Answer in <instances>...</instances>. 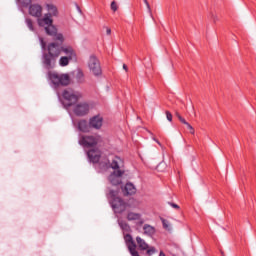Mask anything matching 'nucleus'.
<instances>
[{
  "label": "nucleus",
  "mask_w": 256,
  "mask_h": 256,
  "mask_svg": "<svg viewBox=\"0 0 256 256\" xmlns=\"http://www.w3.org/2000/svg\"><path fill=\"white\" fill-rule=\"evenodd\" d=\"M153 140L156 141V143H158L160 145V147H161V142H159V140H157L155 138H153Z\"/></svg>",
  "instance_id": "39"
},
{
  "label": "nucleus",
  "mask_w": 256,
  "mask_h": 256,
  "mask_svg": "<svg viewBox=\"0 0 256 256\" xmlns=\"http://www.w3.org/2000/svg\"><path fill=\"white\" fill-rule=\"evenodd\" d=\"M26 25L30 31H35V28L33 27V20L27 18L26 19Z\"/></svg>",
  "instance_id": "25"
},
{
  "label": "nucleus",
  "mask_w": 256,
  "mask_h": 256,
  "mask_svg": "<svg viewBox=\"0 0 256 256\" xmlns=\"http://www.w3.org/2000/svg\"><path fill=\"white\" fill-rule=\"evenodd\" d=\"M42 65L44 69H46L47 71H51V69H55V66L57 65V58L45 52L42 55Z\"/></svg>",
  "instance_id": "7"
},
{
  "label": "nucleus",
  "mask_w": 256,
  "mask_h": 256,
  "mask_svg": "<svg viewBox=\"0 0 256 256\" xmlns=\"http://www.w3.org/2000/svg\"><path fill=\"white\" fill-rule=\"evenodd\" d=\"M87 157L91 163H97L101 159V150L98 148L90 149L87 152Z\"/></svg>",
  "instance_id": "13"
},
{
  "label": "nucleus",
  "mask_w": 256,
  "mask_h": 256,
  "mask_svg": "<svg viewBox=\"0 0 256 256\" xmlns=\"http://www.w3.org/2000/svg\"><path fill=\"white\" fill-rule=\"evenodd\" d=\"M169 205L171 207H173V209H179V205L175 204V203H172V202H169Z\"/></svg>",
  "instance_id": "34"
},
{
  "label": "nucleus",
  "mask_w": 256,
  "mask_h": 256,
  "mask_svg": "<svg viewBox=\"0 0 256 256\" xmlns=\"http://www.w3.org/2000/svg\"><path fill=\"white\" fill-rule=\"evenodd\" d=\"M162 225L168 231L171 229V226L169 225V222L166 219H162Z\"/></svg>",
  "instance_id": "26"
},
{
  "label": "nucleus",
  "mask_w": 256,
  "mask_h": 256,
  "mask_svg": "<svg viewBox=\"0 0 256 256\" xmlns=\"http://www.w3.org/2000/svg\"><path fill=\"white\" fill-rule=\"evenodd\" d=\"M144 235H147L148 237H153L155 235V227L145 224L143 226Z\"/></svg>",
  "instance_id": "20"
},
{
  "label": "nucleus",
  "mask_w": 256,
  "mask_h": 256,
  "mask_svg": "<svg viewBox=\"0 0 256 256\" xmlns=\"http://www.w3.org/2000/svg\"><path fill=\"white\" fill-rule=\"evenodd\" d=\"M166 118L168 119V121H173V115L171 114V112L166 111Z\"/></svg>",
  "instance_id": "28"
},
{
  "label": "nucleus",
  "mask_w": 256,
  "mask_h": 256,
  "mask_svg": "<svg viewBox=\"0 0 256 256\" xmlns=\"http://www.w3.org/2000/svg\"><path fill=\"white\" fill-rule=\"evenodd\" d=\"M29 14L32 17H36L37 19H39V17H42L43 15V7L39 4H31L29 6Z\"/></svg>",
  "instance_id": "14"
},
{
  "label": "nucleus",
  "mask_w": 256,
  "mask_h": 256,
  "mask_svg": "<svg viewBox=\"0 0 256 256\" xmlns=\"http://www.w3.org/2000/svg\"><path fill=\"white\" fill-rule=\"evenodd\" d=\"M77 83H85V74L82 70H78L76 73Z\"/></svg>",
  "instance_id": "23"
},
{
  "label": "nucleus",
  "mask_w": 256,
  "mask_h": 256,
  "mask_svg": "<svg viewBox=\"0 0 256 256\" xmlns=\"http://www.w3.org/2000/svg\"><path fill=\"white\" fill-rule=\"evenodd\" d=\"M143 1L148 9V13H151V5H149V1H147V0H143Z\"/></svg>",
  "instance_id": "30"
},
{
  "label": "nucleus",
  "mask_w": 256,
  "mask_h": 256,
  "mask_svg": "<svg viewBox=\"0 0 256 256\" xmlns=\"http://www.w3.org/2000/svg\"><path fill=\"white\" fill-rule=\"evenodd\" d=\"M186 127L190 130L191 135H195V129L193 128V126H191V124H187Z\"/></svg>",
  "instance_id": "29"
},
{
  "label": "nucleus",
  "mask_w": 256,
  "mask_h": 256,
  "mask_svg": "<svg viewBox=\"0 0 256 256\" xmlns=\"http://www.w3.org/2000/svg\"><path fill=\"white\" fill-rule=\"evenodd\" d=\"M125 175V170H115L114 173L108 177L111 185H121V178Z\"/></svg>",
  "instance_id": "12"
},
{
  "label": "nucleus",
  "mask_w": 256,
  "mask_h": 256,
  "mask_svg": "<svg viewBox=\"0 0 256 256\" xmlns=\"http://www.w3.org/2000/svg\"><path fill=\"white\" fill-rule=\"evenodd\" d=\"M106 35H111V28L106 27Z\"/></svg>",
  "instance_id": "36"
},
{
  "label": "nucleus",
  "mask_w": 256,
  "mask_h": 256,
  "mask_svg": "<svg viewBox=\"0 0 256 256\" xmlns=\"http://www.w3.org/2000/svg\"><path fill=\"white\" fill-rule=\"evenodd\" d=\"M123 69H124L125 71H128L127 64H123Z\"/></svg>",
  "instance_id": "38"
},
{
  "label": "nucleus",
  "mask_w": 256,
  "mask_h": 256,
  "mask_svg": "<svg viewBox=\"0 0 256 256\" xmlns=\"http://www.w3.org/2000/svg\"><path fill=\"white\" fill-rule=\"evenodd\" d=\"M180 123H183V125H189V122H186L185 118L179 116Z\"/></svg>",
  "instance_id": "32"
},
{
  "label": "nucleus",
  "mask_w": 256,
  "mask_h": 256,
  "mask_svg": "<svg viewBox=\"0 0 256 256\" xmlns=\"http://www.w3.org/2000/svg\"><path fill=\"white\" fill-rule=\"evenodd\" d=\"M78 129L82 133H89L91 131V125L90 122H87V120L82 119L78 122Z\"/></svg>",
  "instance_id": "16"
},
{
  "label": "nucleus",
  "mask_w": 256,
  "mask_h": 256,
  "mask_svg": "<svg viewBox=\"0 0 256 256\" xmlns=\"http://www.w3.org/2000/svg\"><path fill=\"white\" fill-rule=\"evenodd\" d=\"M136 242L139 250L146 251L147 255L151 256V255H154V253H157V250L155 249V247L153 246L149 247V244H147V242H145V240H143L141 237L137 236Z\"/></svg>",
  "instance_id": "8"
},
{
  "label": "nucleus",
  "mask_w": 256,
  "mask_h": 256,
  "mask_svg": "<svg viewBox=\"0 0 256 256\" xmlns=\"http://www.w3.org/2000/svg\"><path fill=\"white\" fill-rule=\"evenodd\" d=\"M48 79H50L51 83L55 85V87H67L69 83H71V78L69 74H59L57 72H48Z\"/></svg>",
  "instance_id": "5"
},
{
  "label": "nucleus",
  "mask_w": 256,
  "mask_h": 256,
  "mask_svg": "<svg viewBox=\"0 0 256 256\" xmlns=\"http://www.w3.org/2000/svg\"><path fill=\"white\" fill-rule=\"evenodd\" d=\"M118 193L119 192H117L115 190H109L108 199H109V203L115 213H123V211H125V209H127V204L125 203V201H123V199H121L118 196Z\"/></svg>",
  "instance_id": "4"
},
{
  "label": "nucleus",
  "mask_w": 256,
  "mask_h": 256,
  "mask_svg": "<svg viewBox=\"0 0 256 256\" xmlns=\"http://www.w3.org/2000/svg\"><path fill=\"white\" fill-rule=\"evenodd\" d=\"M73 58H69V56H62L59 60L60 67H67L69 65V61Z\"/></svg>",
  "instance_id": "22"
},
{
  "label": "nucleus",
  "mask_w": 256,
  "mask_h": 256,
  "mask_svg": "<svg viewBox=\"0 0 256 256\" xmlns=\"http://www.w3.org/2000/svg\"><path fill=\"white\" fill-rule=\"evenodd\" d=\"M63 41L62 42L59 41L60 43L52 42L48 44V47H47L48 55H52V57H56V59H59V55H61V45H63Z\"/></svg>",
  "instance_id": "9"
},
{
  "label": "nucleus",
  "mask_w": 256,
  "mask_h": 256,
  "mask_svg": "<svg viewBox=\"0 0 256 256\" xmlns=\"http://www.w3.org/2000/svg\"><path fill=\"white\" fill-rule=\"evenodd\" d=\"M128 250L132 256H139V252H137V244L133 241V236L131 234H126L124 237Z\"/></svg>",
  "instance_id": "10"
},
{
  "label": "nucleus",
  "mask_w": 256,
  "mask_h": 256,
  "mask_svg": "<svg viewBox=\"0 0 256 256\" xmlns=\"http://www.w3.org/2000/svg\"><path fill=\"white\" fill-rule=\"evenodd\" d=\"M123 195H135L137 193V188L133 185V183H127L123 188Z\"/></svg>",
  "instance_id": "18"
},
{
  "label": "nucleus",
  "mask_w": 256,
  "mask_h": 256,
  "mask_svg": "<svg viewBox=\"0 0 256 256\" xmlns=\"http://www.w3.org/2000/svg\"><path fill=\"white\" fill-rule=\"evenodd\" d=\"M40 43H41L42 49H45V47H47V44L45 43V40H43V38H40Z\"/></svg>",
  "instance_id": "33"
},
{
  "label": "nucleus",
  "mask_w": 256,
  "mask_h": 256,
  "mask_svg": "<svg viewBox=\"0 0 256 256\" xmlns=\"http://www.w3.org/2000/svg\"><path fill=\"white\" fill-rule=\"evenodd\" d=\"M111 9L115 12L117 9H119V6H117V2L113 1L110 5Z\"/></svg>",
  "instance_id": "27"
},
{
  "label": "nucleus",
  "mask_w": 256,
  "mask_h": 256,
  "mask_svg": "<svg viewBox=\"0 0 256 256\" xmlns=\"http://www.w3.org/2000/svg\"><path fill=\"white\" fill-rule=\"evenodd\" d=\"M128 221H139L141 219V214L135 212H129L127 215Z\"/></svg>",
  "instance_id": "21"
},
{
  "label": "nucleus",
  "mask_w": 256,
  "mask_h": 256,
  "mask_svg": "<svg viewBox=\"0 0 256 256\" xmlns=\"http://www.w3.org/2000/svg\"><path fill=\"white\" fill-rule=\"evenodd\" d=\"M180 123H183V125H189V122H186L185 118L179 116Z\"/></svg>",
  "instance_id": "31"
},
{
  "label": "nucleus",
  "mask_w": 256,
  "mask_h": 256,
  "mask_svg": "<svg viewBox=\"0 0 256 256\" xmlns=\"http://www.w3.org/2000/svg\"><path fill=\"white\" fill-rule=\"evenodd\" d=\"M212 19L214 23H217V21H219V17H217V15H212Z\"/></svg>",
  "instance_id": "35"
},
{
  "label": "nucleus",
  "mask_w": 256,
  "mask_h": 256,
  "mask_svg": "<svg viewBox=\"0 0 256 256\" xmlns=\"http://www.w3.org/2000/svg\"><path fill=\"white\" fill-rule=\"evenodd\" d=\"M176 117L179 119V117H182L181 114H179L178 112H176Z\"/></svg>",
  "instance_id": "40"
},
{
  "label": "nucleus",
  "mask_w": 256,
  "mask_h": 256,
  "mask_svg": "<svg viewBox=\"0 0 256 256\" xmlns=\"http://www.w3.org/2000/svg\"><path fill=\"white\" fill-rule=\"evenodd\" d=\"M37 23L39 27H44L47 35H50L51 37H55V41H63V34L57 33V28L53 25V18L51 16H48L47 14L44 15L43 18L39 17L37 19Z\"/></svg>",
  "instance_id": "2"
},
{
  "label": "nucleus",
  "mask_w": 256,
  "mask_h": 256,
  "mask_svg": "<svg viewBox=\"0 0 256 256\" xmlns=\"http://www.w3.org/2000/svg\"><path fill=\"white\" fill-rule=\"evenodd\" d=\"M88 68L90 73L94 75V77H101L103 75V69H101V62L99 58L95 55H91L88 59Z\"/></svg>",
  "instance_id": "6"
},
{
  "label": "nucleus",
  "mask_w": 256,
  "mask_h": 256,
  "mask_svg": "<svg viewBox=\"0 0 256 256\" xmlns=\"http://www.w3.org/2000/svg\"><path fill=\"white\" fill-rule=\"evenodd\" d=\"M31 4V0H27L26 3H24V6L27 7V5H30Z\"/></svg>",
  "instance_id": "37"
},
{
  "label": "nucleus",
  "mask_w": 256,
  "mask_h": 256,
  "mask_svg": "<svg viewBox=\"0 0 256 256\" xmlns=\"http://www.w3.org/2000/svg\"><path fill=\"white\" fill-rule=\"evenodd\" d=\"M110 167L112 169H115L116 171H123L121 168L123 167V159L121 157H114L112 159V162L110 164Z\"/></svg>",
  "instance_id": "17"
},
{
  "label": "nucleus",
  "mask_w": 256,
  "mask_h": 256,
  "mask_svg": "<svg viewBox=\"0 0 256 256\" xmlns=\"http://www.w3.org/2000/svg\"><path fill=\"white\" fill-rule=\"evenodd\" d=\"M48 13L46 15L53 19V17H59V9L54 4H46Z\"/></svg>",
  "instance_id": "15"
},
{
  "label": "nucleus",
  "mask_w": 256,
  "mask_h": 256,
  "mask_svg": "<svg viewBox=\"0 0 256 256\" xmlns=\"http://www.w3.org/2000/svg\"><path fill=\"white\" fill-rule=\"evenodd\" d=\"M78 143L85 149H91L101 145V143H103V137L99 134L81 135Z\"/></svg>",
  "instance_id": "3"
},
{
  "label": "nucleus",
  "mask_w": 256,
  "mask_h": 256,
  "mask_svg": "<svg viewBox=\"0 0 256 256\" xmlns=\"http://www.w3.org/2000/svg\"><path fill=\"white\" fill-rule=\"evenodd\" d=\"M61 51H63V53H65V55H67V57H69V59H73V57H75V50H73V47L67 46V47H63V44H61Z\"/></svg>",
  "instance_id": "19"
},
{
  "label": "nucleus",
  "mask_w": 256,
  "mask_h": 256,
  "mask_svg": "<svg viewBox=\"0 0 256 256\" xmlns=\"http://www.w3.org/2000/svg\"><path fill=\"white\" fill-rule=\"evenodd\" d=\"M119 225L123 231H129V229H131V227H129V224H127V222L125 221H120Z\"/></svg>",
  "instance_id": "24"
},
{
  "label": "nucleus",
  "mask_w": 256,
  "mask_h": 256,
  "mask_svg": "<svg viewBox=\"0 0 256 256\" xmlns=\"http://www.w3.org/2000/svg\"><path fill=\"white\" fill-rule=\"evenodd\" d=\"M63 97V105L64 107H73V112L77 117H85V115L89 114V110L91 107L87 102H80L81 93L75 92L73 89H65L62 92ZM78 103V104H77Z\"/></svg>",
  "instance_id": "1"
},
{
  "label": "nucleus",
  "mask_w": 256,
  "mask_h": 256,
  "mask_svg": "<svg viewBox=\"0 0 256 256\" xmlns=\"http://www.w3.org/2000/svg\"><path fill=\"white\" fill-rule=\"evenodd\" d=\"M90 123V130L93 129L94 131H100L103 127V118L101 115H95L89 119Z\"/></svg>",
  "instance_id": "11"
}]
</instances>
